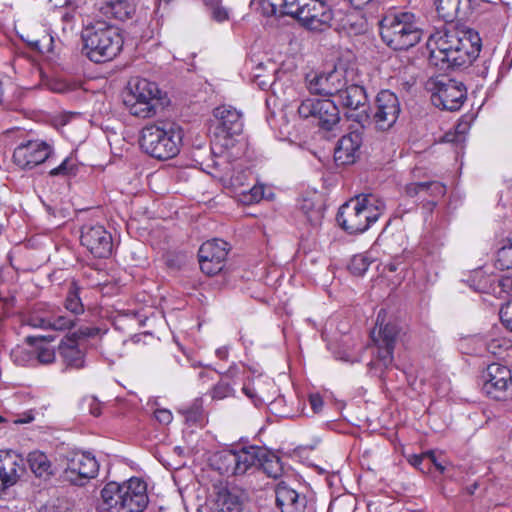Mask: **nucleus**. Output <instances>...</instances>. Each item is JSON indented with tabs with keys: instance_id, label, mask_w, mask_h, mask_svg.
Returning a JSON list of instances; mask_svg holds the SVG:
<instances>
[{
	"instance_id": "obj_1",
	"label": "nucleus",
	"mask_w": 512,
	"mask_h": 512,
	"mask_svg": "<svg viewBox=\"0 0 512 512\" xmlns=\"http://www.w3.org/2000/svg\"><path fill=\"white\" fill-rule=\"evenodd\" d=\"M429 63L441 71L470 66L479 56L481 39L473 29L444 26L432 33L427 41Z\"/></svg>"
},
{
	"instance_id": "obj_2",
	"label": "nucleus",
	"mask_w": 512,
	"mask_h": 512,
	"mask_svg": "<svg viewBox=\"0 0 512 512\" xmlns=\"http://www.w3.org/2000/svg\"><path fill=\"white\" fill-rule=\"evenodd\" d=\"M380 35L390 48L407 50L422 38L420 16L413 11L390 10L380 21Z\"/></svg>"
},
{
	"instance_id": "obj_3",
	"label": "nucleus",
	"mask_w": 512,
	"mask_h": 512,
	"mask_svg": "<svg viewBox=\"0 0 512 512\" xmlns=\"http://www.w3.org/2000/svg\"><path fill=\"white\" fill-rule=\"evenodd\" d=\"M183 136V129L178 124L159 121L142 128L139 142L142 150L151 157L168 160L179 154Z\"/></svg>"
},
{
	"instance_id": "obj_4",
	"label": "nucleus",
	"mask_w": 512,
	"mask_h": 512,
	"mask_svg": "<svg viewBox=\"0 0 512 512\" xmlns=\"http://www.w3.org/2000/svg\"><path fill=\"white\" fill-rule=\"evenodd\" d=\"M82 53L94 63L114 59L123 47L120 30L106 22L97 21L82 31Z\"/></svg>"
},
{
	"instance_id": "obj_5",
	"label": "nucleus",
	"mask_w": 512,
	"mask_h": 512,
	"mask_svg": "<svg viewBox=\"0 0 512 512\" xmlns=\"http://www.w3.org/2000/svg\"><path fill=\"white\" fill-rule=\"evenodd\" d=\"M65 309L74 316L66 315L59 307L50 304L39 305L27 318V324L43 330L65 331L76 324V316L84 312L78 288L72 284L65 299Z\"/></svg>"
},
{
	"instance_id": "obj_6",
	"label": "nucleus",
	"mask_w": 512,
	"mask_h": 512,
	"mask_svg": "<svg viewBox=\"0 0 512 512\" xmlns=\"http://www.w3.org/2000/svg\"><path fill=\"white\" fill-rule=\"evenodd\" d=\"M383 203L373 195H360L344 203L337 213L338 224L349 234L363 233L375 223Z\"/></svg>"
},
{
	"instance_id": "obj_7",
	"label": "nucleus",
	"mask_w": 512,
	"mask_h": 512,
	"mask_svg": "<svg viewBox=\"0 0 512 512\" xmlns=\"http://www.w3.org/2000/svg\"><path fill=\"white\" fill-rule=\"evenodd\" d=\"M161 91L158 85L147 79H136L129 83V92L124 104L130 114L139 118H151L162 109Z\"/></svg>"
},
{
	"instance_id": "obj_8",
	"label": "nucleus",
	"mask_w": 512,
	"mask_h": 512,
	"mask_svg": "<svg viewBox=\"0 0 512 512\" xmlns=\"http://www.w3.org/2000/svg\"><path fill=\"white\" fill-rule=\"evenodd\" d=\"M385 311L377 315L376 326L371 331V338L376 347V358L371 365L387 368L393 362V351L399 335V328L394 323L383 324Z\"/></svg>"
},
{
	"instance_id": "obj_9",
	"label": "nucleus",
	"mask_w": 512,
	"mask_h": 512,
	"mask_svg": "<svg viewBox=\"0 0 512 512\" xmlns=\"http://www.w3.org/2000/svg\"><path fill=\"white\" fill-rule=\"evenodd\" d=\"M482 392L490 399L496 401L512 400V372L500 363H492L486 367L481 375Z\"/></svg>"
},
{
	"instance_id": "obj_10",
	"label": "nucleus",
	"mask_w": 512,
	"mask_h": 512,
	"mask_svg": "<svg viewBox=\"0 0 512 512\" xmlns=\"http://www.w3.org/2000/svg\"><path fill=\"white\" fill-rule=\"evenodd\" d=\"M427 86L432 103L443 110L457 111L466 100V87L454 79L430 80Z\"/></svg>"
},
{
	"instance_id": "obj_11",
	"label": "nucleus",
	"mask_w": 512,
	"mask_h": 512,
	"mask_svg": "<svg viewBox=\"0 0 512 512\" xmlns=\"http://www.w3.org/2000/svg\"><path fill=\"white\" fill-rule=\"evenodd\" d=\"M99 464L89 452L72 451L66 456L62 477L73 485L83 486L98 475Z\"/></svg>"
},
{
	"instance_id": "obj_12",
	"label": "nucleus",
	"mask_w": 512,
	"mask_h": 512,
	"mask_svg": "<svg viewBox=\"0 0 512 512\" xmlns=\"http://www.w3.org/2000/svg\"><path fill=\"white\" fill-rule=\"evenodd\" d=\"M298 113L302 118H313L318 125L331 131L340 121L339 109L330 99L308 98L301 102Z\"/></svg>"
},
{
	"instance_id": "obj_13",
	"label": "nucleus",
	"mask_w": 512,
	"mask_h": 512,
	"mask_svg": "<svg viewBox=\"0 0 512 512\" xmlns=\"http://www.w3.org/2000/svg\"><path fill=\"white\" fill-rule=\"evenodd\" d=\"M370 123L379 131H387L392 128L401 112L400 101L395 93L390 90H381L372 107Z\"/></svg>"
},
{
	"instance_id": "obj_14",
	"label": "nucleus",
	"mask_w": 512,
	"mask_h": 512,
	"mask_svg": "<svg viewBox=\"0 0 512 512\" xmlns=\"http://www.w3.org/2000/svg\"><path fill=\"white\" fill-rule=\"evenodd\" d=\"M335 98L343 107L350 109L346 114L348 119L356 122L362 128L370 124V115L367 111L365 109L359 111L361 107L365 106L367 101L364 87L357 84H346L339 89Z\"/></svg>"
},
{
	"instance_id": "obj_15",
	"label": "nucleus",
	"mask_w": 512,
	"mask_h": 512,
	"mask_svg": "<svg viewBox=\"0 0 512 512\" xmlns=\"http://www.w3.org/2000/svg\"><path fill=\"white\" fill-rule=\"evenodd\" d=\"M334 13L327 0H308L299 23L312 32H323L332 26Z\"/></svg>"
},
{
	"instance_id": "obj_16",
	"label": "nucleus",
	"mask_w": 512,
	"mask_h": 512,
	"mask_svg": "<svg viewBox=\"0 0 512 512\" xmlns=\"http://www.w3.org/2000/svg\"><path fill=\"white\" fill-rule=\"evenodd\" d=\"M52 153V146L45 141L28 140L14 149L13 160L22 169H32L49 159Z\"/></svg>"
},
{
	"instance_id": "obj_17",
	"label": "nucleus",
	"mask_w": 512,
	"mask_h": 512,
	"mask_svg": "<svg viewBox=\"0 0 512 512\" xmlns=\"http://www.w3.org/2000/svg\"><path fill=\"white\" fill-rule=\"evenodd\" d=\"M228 255V243L221 239H213L203 243L198 251L200 269L207 275H215L222 271Z\"/></svg>"
},
{
	"instance_id": "obj_18",
	"label": "nucleus",
	"mask_w": 512,
	"mask_h": 512,
	"mask_svg": "<svg viewBox=\"0 0 512 512\" xmlns=\"http://www.w3.org/2000/svg\"><path fill=\"white\" fill-rule=\"evenodd\" d=\"M80 240L81 244L96 258H106L112 253V236L102 225H84Z\"/></svg>"
},
{
	"instance_id": "obj_19",
	"label": "nucleus",
	"mask_w": 512,
	"mask_h": 512,
	"mask_svg": "<svg viewBox=\"0 0 512 512\" xmlns=\"http://www.w3.org/2000/svg\"><path fill=\"white\" fill-rule=\"evenodd\" d=\"M307 82L311 93L335 97L339 89L346 85L345 71L335 68L327 73L308 76Z\"/></svg>"
},
{
	"instance_id": "obj_20",
	"label": "nucleus",
	"mask_w": 512,
	"mask_h": 512,
	"mask_svg": "<svg viewBox=\"0 0 512 512\" xmlns=\"http://www.w3.org/2000/svg\"><path fill=\"white\" fill-rule=\"evenodd\" d=\"M126 512H143L149 503L147 484L138 477L121 482Z\"/></svg>"
},
{
	"instance_id": "obj_21",
	"label": "nucleus",
	"mask_w": 512,
	"mask_h": 512,
	"mask_svg": "<svg viewBox=\"0 0 512 512\" xmlns=\"http://www.w3.org/2000/svg\"><path fill=\"white\" fill-rule=\"evenodd\" d=\"M362 145V134L352 131L342 136L334 151V159L338 165H347L355 162Z\"/></svg>"
},
{
	"instance_id": "obj_22",
	"label": "nucleus",
	"mask_w": 512,
	"mask_h": 512,
	"mask_svg": "<svg viewBox=\"0 0 512 512\" xmlns=\"http://www.w3.org/2000/svg\"><path fill=\"white\" fill-rule=\"evenodd\" d=\"M276 504L281 512H303L306 506V497L300 495L285 482H280L275 488Z\"/></svg>"
},
{
	"instance_id": "obj_23",
	"label": "nucleus",
	"mask_w": 512,
	"mask_h": 512,
	"mask_svg": "<svg viewBox=\"0 0 512 512\" xmlns=\"http://www.w3.org/2000/svg\"><path fill=\"white\" fill-rule=\"evenodd\" d=\"M218 128L227 136L239 135L243 131L242 113L229 105H222L214 110Z\"/></svg>"
},
{
	"instance_id": "obj_24",
	"label": "nucleus",
	"mask_w": 512,
	"mask_h": 512,
	"mask_svg": "<svg viewBox=\"0 0 512 512\" xmlns=\"http://www.w3.org/2000/svg\"><path fill=\"white\" fill-rule=\"evenodd\" d=\"M95 5L102 16L119 21L131 19L136 11L135 0H99Z\"/></svg>"
},
{
	"instance_id": "obj_25",
	"label": "nucleus",
	"mask_w": 512,
	"mask_h": 512,
	"mask_svg": "<svg viewBox=\"0 0 512 512\" xmlns=\"http://www.w3.org/2000/svg\"><path fill=\"white\" fill-rule=\"evenodd\" d=\"M22 461L15 452L0 450V480L8 487L18 481L19 472L23 470Z\"/></svg>"
},
{
	"instance_id": "obj_26",
	"label": "nucleus",
	"mask_w": 512,
	"mask_h": 512,
	"mask_svg": "<svg viewBox=\"0 0 512 512\" xmlns=\"http://www.w3.org/2000/svg\"><path fill=\"white\" fill-rule=\"evenodd\" d=\"M471 8V0H438L436 11L443 21L452 23L467 16Z\"/></svg>"
},
{
	"instance_id": "obj_27",
	"label": "nucleus",
	"mask_w": 512,
	"mask_h": 512,
	"mask_svg": "<svg viewBox=\"0 0 512 512\" xmlns=\"http://www.w3.org/2000/svg\"><path fill=\"white\" fill-rule=\"evenodd\" d=\"M123 501L121 483L111 481L101 490V512H126Z\"/></svg>"
},
{
	"instance_id": "obj_28",
	"label": "nucleus",
	"mask_w": 512,
	"mask_h": 512,
	"mask_svg": "<svg viewBox=\"0 0 512 512\" xmlns=\"http://www.w3.org/2000/svg\"><path fill=\"white\" fill-rule=\"evenodd\" d=\"M265 456V450L259 446H244L235 449L236 475H243L258 463Z\"/></svg>"
},
{
	"instance_id": "obj_29",
	"label": "nucleus",
	"mask_w": 512,
	"mask_h": 512,
	"mask_svg": "<svg viewBox=\"0 0 512 512\" xmlns=\"http://www.w3.org/2000/svg\"><path fill=\"white\" fill-rule=\"evenodd\" d=\"M496 274L490 266L474 270L466 282L475 291L492 294L495 291Z\"/></svg>"
},
{
	"instance_id": "obj_30",
	"label": "nucleus",
	"mask_w": 512,
	"mask_h": 512,
	"mask_svg": "<svg viewBox=\"0 0 512 512\" xmlns=\"http://www.w3.org/2000/svg\"><path fill=\"white\" fill-rule=\"evenodd\" d=\"M215 510L216 512H242V496L236 490H220L217 494Z\"/></svg>"
},
{
	"instance_id": "obj_31",
	"label": "nucleus",
	"mask_w": 512,
	"mask_h": 512,
	"mask_svg": "<svg viewBox=\"0 0 512 512\" xmlns=\"http://www.w3.org/2000/svg\"><path fill=\"white\" fill-rule=\"evenodd\" d=\"M307 1L308 0H266L265 3L271 7L272 14L287 15L299 20Z\"/></svg>"
},
{
	"instance_id": "obj_32",
	"label": "nucleus",
	"mask_w": 512,
	"mask_h": 512,
	"mask_svg": "<svg viewBox=\"0 0 512 512\" xmlns=\"http://www.w3.org/2000/svg\"><path fill=\"white\" fill-rule=\"evenodd\" d=\"M59 353L68 367L80 369L84 367V352L72 341L62 342Z\"/></svg>"
},
{
	"instance_id": "obj_33",
	"label": "nucleus",
	"mask_w": 512,
	"mask_h": 512,
	"mask_svg": "<svg viewBox=\"0 0 512 512\" xmlns=\"http://www.w3.org/2000/svg\"><path fill=\"white\" fill-rule=\"evenodd\" d=\"M235 449L216 452L212 457V466L221 474L236 475Z\"/></svg>"
},
{
	"instance_id": "obj_34",
	"label": "nucleus",
	"mask_w": 512,
	"mask_h": 512,
	"mask_svg": "<svg viewBox=\"0 0 512 512\" xmlns=\"http://www.w3.org/2000/svg\"><path fill=\"white\" fill-rule=\"evenodd\" d=\"M336 30L348 36L357 35L364 31V21L357 14H346L339 20Z\"/></svg>"
},
{
	"instance_id": "obj_35",
	"label": "nucleus",
	"mask_w": 512,
	"mask_h": 512,
	"mask_svg": "<svg viewBox=\"0 0 512 512\" xmlns=\"http://www.w3.org/2000/svg\"><path fill=\"white\" fill-rule=\"evenodd\" d=\"M28 463L37 477H45L51 474V463L43 452L33 451L29 453Z\"/></svg>"
},
{
	"instance_id": "obj_36",
	"label": "nucleus",
	"mask_w": 512,
	"mask_h": 512,
	"mask_svg": "<svg viewBox=\"0 0 512 512\" xmlns=\"http://www.w3.org/2000/svg\"><path fill=\"white\" fill-rule=\"evenodd\" d=\"M496 269L509 270L512 268V239L506 238L501 242V246L496 253L494 264Z\"/></svg>"
},
{
	"instance_id": "obj_37",
	"label": "nucleus",
	"mask_w": 512,
	"mask_h": 512,
	"mask_svg": "<svg viewBox=\"0 0 512 512\" xmlns=\"http://www.w3.org/2000/svg\"><path fill=\"white\" fill-rule=\"evenodd\" d=\"M300 210L312 226L320 225L324 216L323 209L320 206L315 207L311 200L304 199L300 204Z\"/></svg>"
},
{
	"instance_id": "obj_38",
	"label": "nucleus",
	"mask_w": 512,
	"mask_h": 512,
	"mask_svg": "<svg viewBox=\"0 0 512 512\" xmlns=\"http://www.w3.org/2000/svg\"><path fill=\"white\" fill-rule=\"evenodd\" d=\"M270 70L267 74H259L252 73L253 82L261 89L267 90L269 88L275 89L276 79L275 74L277 73V68L274 63L269 62Z\"/></svg>"
},
{
	"instance_id": "obj_39",
	"label": "nucleus",
	"mask_w": 512,
	"mask_h": 512,
	"mask_svg": "<svg viewBox=\"0 0 512 512\" xmlns=\"http://www.w3.org/2000/svg\"><path fill=\"white\" fill-rule=\"evenodd\" d=\"M258 465H261L263 471L271 478L277 479L283 473V467L280 459L274 455L270 457L264 456Z\"/></svg>"
},
{
	"instance_id": "obj_40",
	"label": "nucleus",
	"mask_w": 512,
	"mask_h": 512,
	"mask_svg": "<svg viewBox=\"0 0 512 512\" xmlns=\"http://www.w3.org/2000/svg\"><path fill=\"white\" fill-rule=\"evenodd\" d=\"M12 361L19 366L31 365L35 362V353L23 346H16L11 351Z\"/></svg>"
},
{
	"instance_id": "obj_41",
	"label": "nucleus",
	"mask_w": 512,
	"mask_h": 512,
	"mask_svg": "<svg viewBox=\"0 0 512 512\" xmlns=\"http://www.w3.org/2000/svg\"><path fill=\"white\" fill-rule=\"evenodd\" d=\"M372 262L371 257L368 254L354 255L349 263V270L356 276L363 275L369 268Z\"/></svg>"
},
{
	"instance_id": "obj_42",
	"label": "nucleus",
	"mask_w": 512,
	"mask_h": 512,
	"mask_svg": "<svg viewBox=\"0 0 512 512\" xmlns=\"http://www.w3.org/2000/svg\"><path fill=\"white\" fill-rule=\"evenodd\" d=\"M495 291L492 295L501 298L505 294L512 292V276L507 274H496V282L494 284Z\"/></svg>"
},
{
	"instance_id": "obj_43",
	"label": "nucleus",
	"mask_w": 512,
	"mask_h": 512,
	"mask_svg": "<svg viewBox=\"0 0 512 512\" xmlns=\"http://www.w3.org/2000/svg\"><path fill=\"white\" fill-rule=\"evenodd\" d=\"M234 394V385L225 379H221L211 390V397L216 400H222Z\"/></svg>"
},
{
	"instance_id": "obj_44",
	"label": "nucleus",
	"mask_w": 512,
	"mask_h": 512,
	"mask_svg": "<svg viewBox=\"0 0 512 512\" xmlns=\"http://www.w3.org/2000/svg\"><path fill=\"white\" fill-rule=\"evenodd\" d=\"M242 203L246 205H250L253 203H258L264 197V186L263 185H254L249 190H243L240 193Z\"/></svg>"
},
{
	"instance_id": "obj_45",
	"label": "nucleus",
	"mask_w": 512,
	"mask_h": 512,
	"mask_svg": "<svg viewBox=\"0 0 512 512\" xmlns=\"http://www.w3.org/2000/svg\"><path fill=\"white\" fill-rule=\"evenodd\" d=\"M187 423L197 424L203 420L202 405L199 401H195L189 407L181 410Z\"/></svg>"
},
{
	"instance_id": "obj_46",
	"label": "nucleus",
	"mask_w": 512,
	"mask_h": 512,
	"mask_svg": "<svg viewBox=\"0 0 512 512\" xmlns=\"http://www.w3.org/2000/svg\"><path fill=\"white\" fill-rule=\"evenodd\" d=\"M76 164L72 157H66L57 167L49 171L50 176H69L75 174Z\"/></svg>"
},
{
	"instance_id": "obj_47",
	"label": "nucleus",
	"mask_w": 512,
	"mask_h": 512,
	"mask_svg": "<svg viewBox=\"0 0 512 512\" xmlns=\"http://www.w3.org/2000/svg\"><path fill=\"white\" fill-rule=\"evenodd\" d=\"M205 6L211 11V17L217 22L228 20L229 13L226 8L219 5L220 0H203Z\"/></svg>"
},
{
	"instance_id": "obj_48",
	"label": "nucleus",
	"mask_w": 512,
	"mask_h": 512,
	"mask_svg": "<svg viewBox=\"0 0 512 512\" xmlns=\"http://www.w3.org/2000/svg\"><path fill=\"white\" fill-rule=\"evenodd\" d=\"M221 180L228 182L232 187L238 188L244 186V183L247 179V172L244 170L235 172L227 170L224 171L222 175H220Z\"/></svg>"
},
{
	"instance_id": "obj_49",
	"label": "nucleus",
	"mask_w": 512,
	"mask_h": 512,
	"mask_svg": "<svg viewBox=\"0 0 512 512\" xmlns=\"http://www.w3.org/2000/svg\"><path fill=\"white\" fill-rule=\"evenodd\" d=\"M405 194L411 198L417 197L422 201H427L428 203L436 204L434 200H429L426 198V191L424 189V182H412L405 186Z\"/></svg>"
},
{
	"instance_id": "obj_50",
	"label": "nucleus",
	"mask_w": 512,
	"mask_h": 512,
	"mask_svg": "<svg viewBox=\"0 0 512 512\" xmlns=\"http://www.w3.org/2000/svg\"><path fill=\"white\" fill-rule=\"evenodd\" d=\"M34 353L35 361L41 364H51L55 360V351L49 346H36Z\"/></svg>"
},
{
	"instance_id": "obj_51",
	"label": "nucleus",
	"mask_w": 512,
	"mask_h": 512,
	"mask_svg": "<svg viewBox=\"0 0 512 512\" xmlns=\"http://www.w3.org/2000/svg\"><path fill=\"white\" fill-rule=\"evenodd\" d=\"M424 189L427 199L428 197H432L433 199L440 198L446 193V186L438 181L424 182Z\"/></svg>"
},
{
	"instance_id": "obj_52",
	"label": "nucleus",
	"mask_w": 512,
	"mask_h": 512,
	"mask_svg": "<svg viewBox=\"0 0 512 512\" xmlns=\"http://www.w3.org/2000/svg\"><path fill=\"white\" fill-rule=\"evenodd\" d=\"M483 346L485 347V351L494 356H500L505 350V341L503 339H490L487 341L480 340Z\"/></svg>"
},
{
	"instance_id": "obj_53",
	"label": "nucleus",
	"mask_w": 512,
	"mask_h": 512,
	"mask_svg": "<svg viewBox=\"0 0 512 512\" xmlns=\"http://www.w3.org/2000/svg\"><path fill=\"white\" fill-rule=\"evenodd\" d=\"M468 126L467 123H459L455 127L454 133H446L444 136V140L446 142H452V143H461L465 140V134L467 132Z\"/></svg>"
},
{
	"instance_id": "obj_54",
	"label": "nucleus",
	"mask_w": 512,
	"mask_h": 512,
	"mask_svg": "<svg viewBox=\"0 0 512 512\" xmlns=\"http://www.w3.org/2000/svg\"><path fill=\"white\" fill-rule=\"evenodd\" d=\"M499 316L502 324L512 332V301L501 306Z\"/></svg>"
},
{
	"instance_id": "obj_55",
	"label": "nucleus",
	"mask_w": 512,
	"mask_h": 512,
	"mask_svg": "<svg viewBox=\"0 0 512 512\" xmlns=\"http://www.w3.org/2000/svg\"><path fill=\"white\" fill-rule=\"evenodd\" d=\"M241 373L242 372L240 371L239 367L237 365H233L225 372L222 379L229 381L232 385H236L238 380H240Z\"/></svg>"
},
{
	"instance_id": "obj_56",
	"label": "nucleus",
	"mask_w": 512,
	"mask_h": 512,
	"mask_svg": "<svg viewBox=\"0 0 512 512\" xmlns=\"http://www.w3.org/2000/svg\"><path fill=\"white\" fill-rule=\"evenodd\" d=\"M154 417L160 424L163 425L169 424L173 419L172 413L167 409L155 410Z\"/></svg>"
},
{
	"instance_id": "obj_57",
	"label": "nucleus",
	"mask_w": 512,
	"mask_h": 512,
	"mask_svg": "<svg viewBox=\"0 0 512 512\" xmlns=\"http://www.w3.org/2000/svg\"><path fill=\"white\" fill-rule=\"evenodd\" d=\"M309 403L314 413H319L323 408V398L318 393L309 395Z\"/></svg>"
},
{
	"instance_id": "obj_58",
	"label": "nucleus",
	"mask_w": 512,
	"mask_h": 512,
	"mask_svg": "<svg viewBox=\"0 0 512 512\" xmlns=\"http://www.w3.org/2000/svg\"><path fill=\"white\" fill-rule=\"evenodd\" d=\"M425 460H428V457L425 455V453L421 454V455H417V454H414V455H411L408 459V462L418 468L419 470L423 471L424 472V468L422 467V464Z\"/></svg>"
},
{
	"instance_id": "obj_59",
	"label": "nucleus",
	"mask_w": 512,
	"mask_h": 512,
	"mask_svg": "<svg viewBox=\"0 0 512 512\" xmlns=\"http://www.w3.org/2000/svg\"><path fill=\"white\" fill-rule=\"evenodd\" d=\"M242 391L248 398H250L254 402V404H257L258 396L254 387H250L244 384Z\"/></svg>"
},
{
	"instance_id": "obj_60",
	"label": "nucleus",
	"mask_w": 512,
	"mask_h": 512,
	"mask_svg": "<svg viewBox=\"0 0 512 512\" xmlns=\"http://www.w3.org/2000/svg\"><path fill=\"white\" fill-rule=\"evenodd\" d=\"M425 455L428 457L429 463L433 464L436 467V469L441 473L444 472L445 467L437 461L433 451H427L425 452Z\"/></svg>"
},
{
	"instance_id": "obj_61",
	"label": "nucleus",
	"mask_w": 512,
	"mask_h": 512,
	"mask_svg": "<svg viewBox=\"0 0 512 512\" xmlns=\"http://www.w3.org/2000/svg\"><path fill=\"white\" fill-rule=\"evenodd\" d=\"M45 512H67V508L61 504L51 502L45 506Z\"/></svg>"
},
{
	"instance_id": "obj_62",
	"label": "nucleus",
	"mask_w": 512,
	"mask_h": 512,
	"mask_svg": "<svg viewBox=\"0 0 512 512\" xmlns=\"http://www.w3.org/2000/svg\"><path fill=\"white\" fill-rule=\"evenodd\" d=\"M99 332V329L98 328H91V327H85V328H81L79 330V334L82 336V337H93L95 335H97Z\"/></svg>"
},
{
	"instance_id": "obj_63",
	"label": "nucleus",
	"mask_w": 512,
	"mask_h": 512,
	"mask_svg": "<svg viewBox=\"0 0 512 512\" xmlns=\"http://www.w3.org/2000/svg\"><path fill=\"white\" fill-rule=\"evenodd\" d=\"M90 413H91L93 416H96V417H98V416L101 414V407H100V404H99L95 399H92V401H91V404H90Z\"/></svg>"
},
{
	"instance_id": "obj_64",
	"label": "nucleus",
	"mask_w": 512,
	"mask_h": 512,
	"mask_svg": "<svg viewBox=\"0 0 512 512\" xmlns=\"http://www.w3.org/2000/svg\"><path fill=\"white\" fill-rule=\"evenodd\" d=\"M216 355L219 359L225 360L228 357V347L223 346L216 350Z\"/></svg>"
}]
</instances>
